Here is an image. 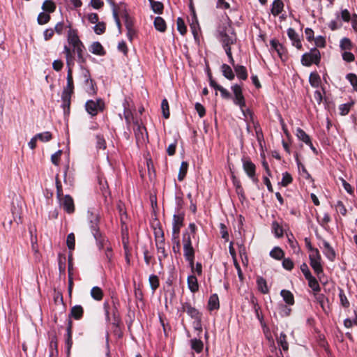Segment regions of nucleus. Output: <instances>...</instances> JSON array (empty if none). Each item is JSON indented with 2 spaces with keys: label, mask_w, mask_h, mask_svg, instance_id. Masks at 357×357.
I'll list each match as a JSON object with an SVG mask.
<instances>
[{
  "label": "nucleus",
  "mask_w": 357,
  "mask_h": 357,
  "mask_svg": "<svg viewBox=\"0 0 357 357\" xmlns=\"http://www.w3.org/2000/svg\"><path fill=\"white\" fill-rule=\"evenodd\" d=\"M63 53L66 55V64L68 66V74H67V85L64 88L61 99H62V107L64 112L68 111L70 105L71 95L73 93L74 84L73 78V67L75 65L74 56H72L70 48L64 47Z\"/></svg>",
  "instance_id": "1"
},
{
  "label": "nucleus",
  "mask_w": 357,
  "mask_h": 357,
  "mask_svg": "<svg viewBox=\"0 0 357 357\" xmlns=\"http://www.w3.org/2000/svg\"><path fill=\"white\" fill-rule=\"evenodd\" d=\"M217 37L222 43L225 50L231 47L230 45L236 43V37L233 28L228 22V17L217 29Z\"/></svg>",
  "instance_id": "2"
},
{
  "label": "nucleus",
  "mask_w": 357,
  "mask_h": 357,
  "mask_svg": "<svg viewBox=\"0 0 357 357\" xmlns=\"http://www.w3.org/2000/svg\"><path fill=\"white\" fill-rule=\"evenodd\" d=\"M183 255L192 269L194 268L195 250L192 245L190 235L185 232L183 234Z\"/></svg>",
  "instance_id": "3"
},
{
  "label": "nucleus",
  "mask_w": 357,
  "mask_h": 357,
  "mask_svg": "<svg viewBox=\"0 0 357 357\" xmlns=\"http://www.w3.org/2000/svg\"><path fill=\"white\" fill-rule=\"evenodd\" d=\"M310 264L317 277L320 278V275L323 273V267L321 264V257L318 250H313L312 253L309 255Z\"/></svg>",
  "instance_id": "4"
},
{
  "label": "nucleus",
  "mask_w": 357,
  "mask_h": 357,
  "mask_svg": "<svg viewBox=\"0 0 357 357\" xmlns=\"http://www.w3.org/2000/svg\"><path fill=\"white\" fill-rule=\"evenodd\" d=\"M321 59V54L317 48L312 49L309 52L305 53L301 58L303 66H310L312 63L318 64Z\"/></svg>",
  "instance_id": "5"
},
{
  "label": "nucleus",
  "mask_w": 357,
  "mask_h": 357,
  "mask_svg": "<svg viewBox=\"0 0 357 357\" xmlns=\"http://www.w3.org/2000/svg\"><path fill=\"white\" fill-rule=\"evenodd\" d=\"M68 41L69 44L72 47V50L70 47L71 54H73L72 52L78 51L80 50H84V46L82 41L79 39V37L77 36V31L73 29H70L68 33ZM68 47V46H66Z\"/></svg>",
  "instance_id": "6"
},
{
  "label": "nucleus",
  "mask_w": 357,
  "mask_h": 357,
  "mask_svg": "<svg viewBox=\"0 0 357 357\" xmlns=\"http://www.w3.org/2000/svg\"><path fill=\"white\" fill-rule=\"evenodd\" d=\"M243 169L248 175V176L255 183H258L259 179L256 176V166L248 158H243Z\"/></svg>",
  "instance_id": "7"
},
{
  "label": "nucleus",
  "mask_w": 357,
  "mask_h": 357,
  "mask_svg": "<svg viewBox=\"0 0 357 357\" xmlns=\"http://www.w3.org/2000/svg\"><path fill=\"white\" fill-rule=\"evenodd\" d=\"M231 89L234 95V104L238 105L241 112L245 114L244 107H245V101L242 93L241 86L238 84H235L231 87Z\"/></svg>",
  "instance_id": "8"
},
{
  "label": "nucleus",
  "mask_w": 357,
  "mask_h": 357,
  "mask_svg": "<svg viewBox=\"0 0 357 357\" xmlns=\"http://www.w3.org/2000/svg\"><path fill=\"white\" fill-rule=\"evenodd\" d=\"M184 214L183 213H178L174 214L173 216L172 222V236L176 239L179 236L180 229L183 225Z\"/></svg>",
  "instance_id": "9"
},
{
  "label": "nucleus",
  "mask_w": 357,
  "mask_h": 357,
  "mask_svg": "<svg viewBox=\"0 0 357 357\" xmlns=\"http://www.w3.org/2000/svg\"><path fill=\"white\" fill-rule=\"evenodd\" d=\"M102 107L103 102L100 100L96 101L89 100L86 103V109L87 112L92 116L96 115L98 111H101Z\"/></svg>",
  "instance_id": "10"
},
{
  "label": "nucleus",
  "mask_w": 357,
  "mask_h": 357,
  "mask_svg": "<svg viewBox=\"0 0 357 357\" xmlns=\"http://www.w3.org/2000/svg\"><path fill=\"white\" fill-rule=\"evenodd\" d=\"M60 202V205L68 213H73L75 211L74 202L73 198L69 195H66L63 197L58 198Z\"/></svg>",
  "instance_id": "11"
},
{
  "label": "nucleus",
  "mask_w": 357,
  "mask_h": 357,
  "mask_svg": "<svg viewBox=\"0 0 357 357\" xmlns=\"http://www.w3.org/2000/svg\"><path fill=\"white\" fill-rule=\"evenodd\" d=\"M81 77L82 79L84 81L85 84H90V89H88V93L89 94H93L96 93L95 87H94V82L91 78L90 72L86 68L81 69Z\"/></svg>",
  "instance_id": "12"
},
{
  "label": "nucleus",
  "mask_w": 357,
  "mask_h": 357,
  "mask_svg": "<svg viewBox=\"0 0 357 357\" xmlns=\"http://www.w3.org/2000/svg\"><path fill=\"white\" fill-rule=\"evenodd\" d=\"M190 29L195 40H198V35L200 30L198 20L195 14V11L192 8V17L190 22Z\"/></svg>",
  "instance_id": "13"
},
{
  "label": "nucleus",
  "mask_w": 357,
  "mask_h": 357,
  "mask_svg": "<svg viewBox=\"0 0 357 357\" xmlns=\"http://www.w3.org/2000/svg\"><path fill=\"white\" fill-rule=\"evenodd\" d=\"M287 35L291 40L293 45L297 49H301L302 44L296 31L292 28H289L287 30Z\"/></svg>",
  "instance_id": "14"
},
{
  "label": "nucleus",
  "mask_w": 357,
  "mask_h": 357,
  "mask_svg": "<svg viewBox=\"0 0 357 357\" xmlns=\"http://www.w3.org/2000/svg\"><path fill=\"white\" fill-rule=\"evenodd\" d=\"M158 257L160 261L165 259L167 257V253L165 248V243L163 236L161 237V240L156 241Z\"/></svg>",
  "instance_id": "15"
},
{
  "label": "nucleus",
  "mask_w": 357,
  "mask_h": 357,
  "mask_svg": "<svg viewBox=\"0 0 357 357\" xmlns=\"http://www.w3.org/2000/svg\"><path fill=\"white\" fill-rule=\"evenodd\" d=\"M94 238L96 240L97 245L99 249H102L104 248H106L107 245H110L108 240L105 237L102 236L101 234L99 231H96L92 233Z\"/></svg>",
  "instance_id": "16"
},
{
  "label": "nucleus",
  "mask_w": 357,
  "mask_h": 357,
  "mask_svg": "<svg viewBox=\"0 0 357 357\" xmlns=\"http://www.w3.org/2000/svg\"><path fill=\"white\" fill-rule=\"evenodd\" d=\"M135 126L137 127L136 128H134L135 135L137 140H144V134L147 135L146 128L143 126L139 125L138 121L135 122Z\"/></svg>",
  "instance_id": "17"
},
{
  "label": "nucleus",
  "mask_w": 357,
  "mask_h": 357,
  "mask_svg": "<svg viewBox=\"0 0 357 357\" xmlns=\"http://www.w3.org/2000/svg\"><path fill=\"white\" fill-rule=\"evenodd\" d=\"M89 213V215L88 218L89 220L90 227L91 229L92 233L93 232H96V231H99L98 227V221H99V218H98V214L97 213H94L93 212H91V213Z\"/></svg>",
  "instance_id": "18"
},
{
  "label": "nucleus",
  "mask_w": 357,
  "mask_h": 357,
  "mask_svg": "<svg viewBox=\"0 0 357 357\" xmlns=\"http://www.w3.org/2000/svg\"><path fill=\"white\" fill-rule=\"evenodd\" d=\"M271 49L276 52L280 58L282 59V56L285 53V50L283 46L276 40H272L271 41Z\"/></svg>",
  "instance_id": "19"
},
{
  "label": "nucleus",
  "mask_w": 357,
  "mask_h": 357,
  "mask_svg": "<svg viewBox=\"0 0 357 357\" xmlns=\"http://www.w3.org/2000/svg\"><path fill=\"white\" fill-rule=\"evenodd\" d=\"M89 51L94 54L100 56L105 54L103 47L99 42H93L89 47Z\"/></svg>",
  "instance_id": "20"
},
{
  "label": "nucleus",
  "mask_w": 357,
  "mask_h": 357,
  "mask_svg": "<svg viewBox=\"0 0 357 357\" xmlns=\"http://www.w3.org/2000/svg\"><path fill=\"white\" fill-rule=\"evenodd\" d=\"M188 287L189 289L195 293L199 290V284L197 278L195 275H190L187 279Z\"/></svg>",
  "instance_id": "21"
},
{
  "label": "nucleus",
  "mask_w": 357,
  "mask_h": 357,
  "mask_svg": "<svg viewBox=\"0 0 357 357\" xmlns=\"http://www.w3.org/2000/svg\"><path fill=\"white\" fill-rule=\"evenodd\" d=\"M284 3L282 0H274L272 3L271 13L274 16L278 15L282 11Z\"/></svg>",
  "instance_id": "22"
},
{
  "label": "nucleus",
  "mask_w": 357,
  "mask_h": 357,
  "mask_svg": "<svg viewBox=\"0 0 357 357\" xmlns=\"http://www.w3.org/2000/svg\"><path fill=\"white\" fill-rule=\"evenodd\" d=\"M323 245H324V255L328 259L333 261L335 257V253L334 250L330 245L329 243L326 241H324L323 242Z\"/></svg>",
  "instance_id": "23"
},
{
  "label": "nucleus",
  "mask_w": 357,
  "mask_h": 357,
  "mask_svg": "<svg viewBox=\"0 0 357 357\" xmlns=\"http://www.w3.org/2000/svg\"><path fill=\"white\" fill-rule=\"evenodd\" d=\"M209 310H218L220 307L219 298L216 294L211 295L208 302Z\"/></svg>",
  "instance_id": "24"
},
{
  "label": "nucleus",
  "mask_w": 357,
  "mask_h": 357,
  "mask_svg": "<svg viewBox=\"0 0 357 357\" xmlns=\"http://www.w3.org/2000/svg\"><path fill=\"white\" fill-rule=\"evenodd\" d=\"M83 313V307L81 305H77L71 308L70 317L75 319H79L82 317Z\"/></svg>",
  "instance_id": "25"
},
{
  "label": "nucleus",
  "mask_w": 357,
  "mask_h": 357,
  "mask_svg": "<svg viewBox=\"0 0 357 357\" xmlns=\"http://www.w3.org/2000/svg\"><path fill=\"white\" fill-rule=\"evenodd\" d=\"M280 295L287 304L290 305L294 304V297L290 291L283 289L281 291Z\"/></svg>",
  "instance_id": "26"
},
{
  "label": "nucleus",
  "mask_w": 357,
  "mask_h": 357,
  "mask_svg": "<svg viewBox=\"0 0 357 357\" xmlns=\"http://www.w3.org/2000/svg\"><path fill=\"white\" fill-rule=\"evenodd\" d=\"M308 282V286L312 289L314 293H318L320 291L321 288L317 280L312 275L309 276L305 278Z\"/></svg>",
  "instance_id": "27"
},
{
  "label": "nucleus",
  "mask_w": 357,
  "mask_h": 357,
  "mask_svg": "<svg viewBox=\"0 0 357 357\" xmlns=\"http://www.w3.org/2000/svg\"><path fill=\"white\" fill-rule=\"evenodd\" d=\"M155 29L160 32H165L167 28L165 21L161 17H156L154 20Z\"/></svg>",
  "instance_id": "28"
},
{
  "label": "nucleus",
  "mask_w": 357,
  "mask_h": 357,
  "mask_svg": "<svg viewBox=\"0 0 357 357\" xmlns=\"http://www.w3.org/2000/svg\"><path fill=\"white\" fill-rule=\"evenodd\" d=\"M183 311L185 312L188 315L192 318H197L198 317V311L192 307L190 304L185 303L183 305Z\"/></svg>",
  "instance_id": "29"
},
{
  "label": "nucleus",
  "mask_w": 357,
  "mask_h": 357,
  "mask_svg": "<svg viewBox=\"0 0 357 357\" xmlns=\"http://www.w3.org/2000/svg\"><path fill=\"white\" fill-rule=\"evenodd\" d=\"M234 70L236 73L237 77L239 79L245 80L248 77L247 70L245 66L241 65H236L234 66Z\"/></svg>",
  "instance_id": "30"
},
{
  "label": "nucleus",
  "mask_w": 357,
  "mask_h": 357,
  "mask_svg": "<svg viewBox=\"0 0 357 357\" xmlns=\"http://www.w3.org/2000/svg\"><path fill=\"white\" fill-rule=\"evenodd\" d=\"M257 284L258 287V289L263 294H267L269 291V289L267 287V283L265 279L262 277H257Z\"/></svg>",
  "instance_id": "31"
},
{
  "label": "nucleus",
  "mask_w": 357,
  "mask_h": 357,
  "mask_svg": "<svg viewBox=\"0 0 357 357\" xmlns=\"http://www.w3.org/2000/svg\"><path fill=\"white\" fill-rule=\"evenodd\" d=\"M297 137L305 144H310V136L301 128H298L296 133Z\"/></svg>",
  "instance_id": "32"
},
{
  "label": "nucleus",
  "mask_w": 357,
  "mask_h": 357,
  "mask_svg": "<svg viewBox=\"0 0 357 357\" xmlns=\"http://www.w3.org/2000/svg\"><path fill=\"white\" fill-rule=\"evenodd\" d=\"M223 75L228 79L232 80L234 78V74L231 67L227 64H222L221 66Z\"/></svg>",
  "instance_id": "33"
},
{
  "label": "nucleus",
  "mask_w": 357,
  "mask_h": 357,
  "mask_svg": "<svg viewBox=\"0 0 357 357\" xmlns=\"http://www.w3.org/2000/svg\"><path fill=\"white\" fill-rule=\"evenodd\" d=\"M309 82L312 86L317 88L321 83L320 76L317 73H311L309 77Z\"/></svg>",
  "instance_id": "34"
},
{
  "label": "nucleus",
  "mask_w": 357,
  "mask_h": 357,
  "mask_svg": "<svg viewBox=\"0 0 357 357\" xmlns=\"http://www.w3.org/2000/svg\"><path fill=\"white\" fill-rule=\"evenodd\" d=\"M91 296L96 301H101L103 297L102 290L98 287H93L91 290Z\"/></svg>",
  "instance_id": "35"
},
{
  "label": "nucleus",
  "mask_w": 357,
  "mask_h": 357,
  "mask_svg": "<svg viewBox=\"0 0 357 357\" xmlns=\"http://www.w3.org/2000/svg\"><path fill=\"white\" fill-rule=\"evenodd\" d=\"M188 168V164L185 161H183L181 164L179 172L178 174V179L181 181L184 179Z\"/></svg>",
  "instance_id": "36"
},
{
  "label": "nucleus",
  "mask_w": 357,
  "mask_h": 357,
  "mask_svg": "<svg viewBox=\"0 0 357 357\" xmlns=\"http://www.w3.org/2000/svg\"><path fill=\"white\" fill-rule=\"evenodd\" d=\"M191 348L195 350L197 353H200L203 349V342L198 339H192L191 341Z\"/></svg>",
  "instance_id": "37"
},
{
  "label": "nucleus",
  "mask_w": 357,
  "mask_h": 357,
  "mask_svg": "<svg viewBox=\"0 0 357 357\" xmlns=\"http://www.w3.org/2000/svg\"><path fill=\"white\" fill-rule=\"evenodd\" d=\"M151 8L155 13L160 14L163 10V4L160 1H155L153 0H149Z\"/></svg>",
  "instance_id": "38"
},
{
  "label": "nucleus",
  "mask_w": 357,
  "mask_h": 357,
  "mask_svg": "<svg viewBox=\"0 0 357 357\" xmlns=\"http://www.w3.org/2000/svg\"><path fill=\"white\" fill-rule=\"evenodd\" d=\"M277 342L282 347L284 351L288 350L289 345L287 342V336L284 333H281L280 334V336L277 338Z\"/></svg>",
  "instance_id": "39"
},
{
  "label": "nucleus",
  "mask_w": 357,
  "mask_h": 357,
  "mask_svg": "<svg viewBox=\"0 0 357 357\" xmlns=\"http://www.w3.org/2000/svg\"><path fill=\"white\" fill-rule=\"evenodd\" d=\"M270 255L271 257L280 260L281 259L284 255V253L283 250L280 248L279 247H275L270 252Z\"/></svg>",
  "instance_id": "40"
},
{
  "label": "nucleus",
  "mask_w": 357,
  "mask_h": 357,
  "mask_svg": "<svg viewBox=\"0 0 357 357\" xmlns=\"http://www.w3.org/2000/svg\"><path fill=\"white\" fill-rule=\"evenodd\" d=\"M339 297L340 301V304L344 308H348L350 305L349 301H348L346 295L344 294V291L342 289H340L339 291Z\"/></svg>",
  "instance_id": "41"
},
{
  "label": "nucleus",
  "mask_w": 357,
  "mask_h": 357,
  "mask_svg": "<svg viewBox=\"0 0 357 357\" xmlns=\"http://www.w3.org/2000/svg\"><path fill=\"white\" fill-rule=\"evenodd\" d=\"M272 230L276 237L280 238L282 236L283 229L277 222H273L272 223Z\"/></svg>",
  "instance_id": "42"
},
{
  "label": "nucleus",
  "mask_w": 357,
  "mask_h": 357,
  "mask_svg": "<svg viewBox=\"0 0 357 357\" xmlns=\"http://www.w3.org/2000/svg\"><path fill=\"white\" fill-rule=\"evenodd\" d=\"M56 6L54 3L51 0H45L43 4V9L49 13L54 11Z\"/></svg>",
  "instance_id": "43"
},
{
  "label": "nucleus",
  "mask_w": 357,
  "mask_h": 357,
  "mask_svg": "<svg viewBox=\"0 0 357 357\" xmlns=\"http://www.w3.org/2000/svg\"><path fill=\"white\" fill-rule=\"evenodd\" d=\"M38 140H40L43 142H49L52 139V136L51 132H44L42 133H38L36 135Z\"/></svg>",
  "instance_id": "44"
},
{
  "label": "nucleus",
  "mask_w": 357,
  "mask_h": 357,
  "mask_svg": "<svg viewBox=\"0 0 357 357\" xmlns=\"http://www.w3.org/2000/svg\"><path fill=\"white\" fill-rule=\"evenodd\" d=\"M161 109L164 118L168 119L169 117V104L166 99H163L161 103Z\"/></svg>",
  "instance_id": "45"
},
{
  "label": "nucleus",
  "mask_w": 357,
  "mask_h": 357,
  "mask_svg": "<svg viewBox=\"0 0 357 357\" xmlns=\"http://www.w3.org/2000/svg\"><path fill=\"white\" fill-rule=\"evenodd\" d=\"M177 29L181 35L185 34L187 31L186 26L182 18L178 17L176 20Z\"/></svg>",
  "instance_id": "46"
},
{
  "label": "nucleus",
  "mask_w": 357,
  "mask_h": 357,
  "mask_svg": "<svg viewBox=\"0 0 357 357\" xmlns=\"http://www.w3.org/2000/svg\"><path fill=\"white\" fill-rule=\"evenodd\" d=\"M66 244L69 250H73L75 249V238L73 233H70L68 235Z\"/></svg>",
  "instance_id": "47"
},
{
  "label": "nucleus",
  "mask_w": 357,
  "mask_h": 357,
  "mask_svg": "<svg viewBox=\"0 0 357 357\" xmlns=\"http://www.w3.org/2000/svg\"><path fill=\"white\" fill-rule=\"evenodd\" d=\"M149 280L151 288L154 291L159 287V279L157 275H150Z\"/></svg>",
  "instance_id": "48"
},
{
  "label": "nucleus",
  "mask_w": 357,
  "mask_h": 357,
  "mask_svg": "<svg viewBox=\"0 0 357 357\" xmlns=\"http://www.w3.org/2000/svg\"><path fill=\"white\" fill-rule=\"evenodd\" d=\"M50 20V16L49 14L45 13H40L38 16V23L40 25L47 24Z\"/></svg>",
  "instance_id": "49"
},
{
  "label": "nucleus",
  "mask_w": 357,
  "mask_h": 357,
  "mask_svg": "<svg viewBox=\"0 0 357 357\" xmlns=\"http://www.w3.org/2000/svg\"><path fill=\"white\" fill-rule=\"evenodd\" d=\"M84 50H80L78 51L73 52L74 53L77 54V62L79 63L80 68H84V63L86 62V58L84 56Z\"/></svg>",
  "instance_id": "50"
},
{
  "label": "nucleus",
  "mask_w": 357,
  "mask_h": 357,
  "mask_svg": "<svg viewBox=\"0 0 357 357\" xmlns=\"http://www.w3.org/2000/svg\"><path fill=\"white\" fill-rule=\"evenodd\" d=\"M292 182V177L290 174L288 172H284L282 174V178L280 182L282 186H287Z\"/></svg>",
  "instance_id": "51"
},
{
  "label": "nucleus",
  "mask_w": 357,
  "mask_h": 357,
  "mask_svg": "<svg viewBox=\"0 0 357 357\" xmlns=\"http://www.w3.org/2000/svg\"><path fill=\"white\" fill-rule=\"evenodd\" d=\"M58 355L57 342L52 340L50 342V357H56Z\"/></svg>",
  "instance_id": "52"
},
{
  "label": "nucleus",
  "mask_w": 357,
  "mask_h": 357,
  "mask_svg": "<svg viewBox=\"0 0 357 357\" xmlns=\"http://www.w3.org/2000/svg\"><path fill=\"white\" fill-rule=\"evenodd\" d=\"M291 308L284 304H280L279 305V313L282 317L289 316L291 313Z\"/></svg>",
  "instance_id": "53"
},
{
  "label": "nucleus",
  "mask_w": 357,
  "mask_h": 357,
  "mask_svg": "<svg viewBox=\"0 0 357 357\" xmlns=\"http://www.w3.org/2000/svg\"><path fill=\"white\" fill-rule=\"evenodd\" d=\"M347 79L352 85L354 89L357 91V76L354 73H349L347 75Z\"/></svg>",
  "instance_id": "54"
},
{
  "label": "nucleus",
  "mask_w": 357,
  "mask_h": 357,
  "mask_svg": "<svg viewBox=\"0 0 357 357\" xmlns=\"http://www.w3.org/2000/svg\"><path fill=\"white\" fill-rule=\"evenodd\" d=\"M96 147L100 149H105L106 142L102 136L98 135L96 136Z\"/></svg>",
  "instance_id": "55"
},
{
  "label": "nucleus",
  "mask_w": 357,
  "mask_h": 357,
  "mask_svg": "<svg viewBox=\"0 0 357 357\" xmlns=\"http://www.w3.org/2000/svg\"><path fill=\"white\" fill-rule=\"evenodd\" d=\"M61 154H62V151L59 150L58 151H56V153H54V154L52 155L51 161L54 165H55L56 166H58L59 165V161H60Z\"/></svg>",
  "instance_id": "56"
},
{
  "label": "nucleus",
  "mask_w": 357,
  "mask_h": 357,
  "mask_svg": "<svg viewBox=\"0 0 357 357\" xmlns=\"http://www.w3.org/2000/svg\"><path fill=\"white\" fill-rule=\"evenodd\" d=\"M351 40L347 38H344L341 40L340 42V47L342 50H351Z\"/></svg>",
  "instance_id": "57"
},
{
  "label": "nucleus",
  "mask_w": 357,
  "mask_h": 357,
  "mask_svg": "<svg viewBox=\"0 0 357 357\" xmlns=\"http://www.w3.org/2000/svg\"><path fill=\"white\" fill-rule=\"evenodd\" d=\"M288 241L291 248L294 250V252H297L300 250L298 243L294 239V237L292 234H291V237L288 236Z\"/></svg>",
  "instance_id": "58"
},
{
  "label": "nucleus",
  "mask_w": 357,
  "mask_h": 357,
  "mask_svg": "<svg viewBox=\"0 0 357 357\" xmlns=\"http://www.w3.org/2000/svg\"><path fill=\"white\" fill-rule=\"evenodd\" d=\"M125 18V26L127 30L134 29V23L132 19L129 17L127 14L124 15Z\"/></svg>",
  "instance_id": "59"
},
{
  "label": "nucleus",
  "mask_w": 357,
  "mask_h": 357,
  "mask_svg": "<svg viewBox=\"0 0 357 357\" xmlns=\"http://www.w3.org/2000/svg\"><path fill=\"white\" fill-rule=\"evenodd\" d=\"M105 25L102 22H99L94 26V31L97 34H102L105 32Z\"/></svg>",
  "instance_id": "60"
},
{
  "label": "nucleus",
  "mask_w": 357,
  "mask_h": 357,
  "mask_svg": "<svg viewBox=\"0 0 357 357\" xmlns=\"http://www.w3.org/2000/svg\"><path fill=\"white\" fill-rule=\"evenodd\" d=\"M282 266L288 270V271H291L293 268H294V263L293 261L289 259V258H287V259H284L283 261H282Z\"/></svg>",
  "instance_id": "61"
},
{
  "label": "nucleus",
  "mask_w": 357,
  "mask_h": 357,
  "mask_svg": "<svg viewBox=\"0 0 357 357\" xmlns=\"http://www.w3.org/2000/svg\"><path fill=\"white\" fill-rule=\"evenodd\" d=\"M336 209L339 211L342 215H345L347 213V209L343 204L342 202L338 201L335 205Z\"/></svg>",
  "instance_id": "62"
},
{
  "label": "nucleus",
  "mask_w": 357,
  "mask_h": 357,
  "mask_svg": "<svg viewBox=\"0 0 357 357\" xmlns=\"http://www.w3.org/2000/svg\"><path fill=\"white\" fill-rule=\"evenodd\" d=\"M300 268H301V271L303 273V275H304L305 278H307L309 276L312 275V274H311V273H310V271L309 270V268H308L307 265L305 263H303L301 265Z\"/></svg>",
  "instance_id": "63"
},
{
  "label": "nucleus",
  "mask_w": 357,
  "mask_h": 357,
  "mask_svg": "<svg viewBox=\"0 0 357 357\" xmlns=\"http://www.w3.org/2000/svg\"><path fill=\"white\" fill-rule=\"evenodd\" d=\"M230 6L228 2H227L225 0H218L216 3V8H220V9H228L229 8Z\"/></svg>",
  "instance_id": "64"
}]
</instances>
